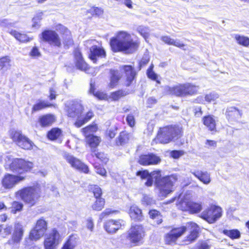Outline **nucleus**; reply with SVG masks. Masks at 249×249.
<instances>
[{
    "instance_id": "obj_1",
    "label": "nucleus",
    "mask_w": 249,
    "mask_h": 249,
    "mask_svg": "<svg viewBox=\"0 0 249 249\" xmlns=\"http://www.w3.org/2000/svg\"><path fill=\"white\" fill-rule=\"evenodd\" d=\"M110 45L113 52H123L126 53H133L139 46L138 42L133 40L131 35L124 31L117 32L110 39Z\"/></svg>"
},
{
    "instance_id": "obj_2",
    "label": "nucleus",
    "mask_w": 249,
    "mask_h": 249,
    "mask_svg": "<svg viewBox=\"0 0 249 249\" xmlns=\"http://www.w3.org/2000/svg\"><path fill=\"white\" fill-rule=\"evenodd\" d=\"M40 189L34 187L25 188L16 193L17 197H19L31 207L36 204L40 197Z\"/></svg>"
},
{
    "instance_id": "obj_3",
    "label": "nucleus",
    "mask_w": 249,
    "mask_h": 249,
    "mask_svg": "<svg viewBox=\"0 0 249 249\" xmlns=\"http://www.w3.org/2000/svg\"><path fill=\"white\" fill-rule=\"evenodd\" d=\"M180 133V129L178 126L161 128L154 141L156 143H167L174 138L178 137Z\"/></svg>"
},
{
    "instance_id": "obj_4",
    "label": "nucleus",
    "mask_w": 249,
    "mask_h": 249,
    "mask_svg": "<svg viewBox=\"0 0 249 249\" xmlns=\"http://www.w3.org/2000/svg\"><path fill=\"white\" fill-rule=\"evenodd\" d=\"M8 160L5 159L6 168H9L14 172L22 174L25 172L30 171L33 167V163L25 161L22 159H15L11 160L10 157H6Z\"/></svg>"
},
{
    "instance_id": "obj_5",
    "label": "nucleus",
    "mask_w": 249,
    "mask_h": 249,
    "mask_svg": "<svg viewBox=\"0 0 249 249\" xmlns=\"http://www.w3.org/2000/svg\"><path fill=\"white\" fill-rule=\"evenodd\" d=\"M176 180L177 178L175 177L170 176L162 178L160 181H158L156 188L158 190L159 196L166 197L173 192V187Z\"/></svg>"
},
{
    "instance_id": "obj_6",
    "label": "nucleus",
    "mask_w": 249,
    "mask_h": 249,
    "mask_svg": "<svg viewBox=\"0 0 249 249\" xmlns=\"http://www.w3.org/2000/svg\"><path fill=\"white\" fill-rule=\"evenodd\" d=\"M10 136L14 142H16L21 148L30 150L33 149L34 143L28 138L22 135L20 132L15 130H11Z\"/></svg>"
},
{
    "instance_id": "obj_7",
    "label": "nucleus",
    "mask_w": 249,
    "mask_h": 249,
    "mask_svg": "<svg viewBox=\"0 0 249 249\" xmlns=\"http://www.w3.org/2000/svg\"><path fill=\"white\" fill-rule=\"evenodd\" d=\"M222 213L220 207L212 205L201 213V217L209 223H213L221 217Z\"/></svg>"
},
{
    "instance_id": "obj_8",
    "label": "nucleus",
    "mask_w": 249,
    "mask_h": 249,
    "mask_svg": "<svg viewBox=\"0 0 249 249\" xmlns=\"http://www.w3.org/2000/svg\"><path fill=\"white\" fill-rule=\"evenodd\" d=\"M47 230V222L43 219H38L35 228L31 230L29 238L31 240L36 241L43 237Z\"/></svg>"
},
{
    "instance_id": "obj_9",
    "label": "nucleus",
    "mask_w": 249,
    "mask_h": 249,
    "mask_svg": "<svg viewBox=\"0 0 249 249\" xmlns=\"http://www.w3.org/2000/svg\"><path fill=\"white\" fill-rule=\"evenodd\" d=\"M39 37L41 40L48 43L52 46L59 48L61 46L60 38L54 31L46 30L39 35Z\"/></svg>"
},
{
    "instance_id": "obj_10",
    "label": "nucleus",
    "mask_w": 249,
    "mask_h": 249,
    "mask_svg": "<svg viewBox=\"0 0 249 249\" xmlns=\"http://www.w3.org/2000/svg\"><path fill=\"white\" fill-rule=\"evenodd\" d=\"M145 235L143 227L140 225H135L131 226L128 231L127 238L134 244H138L142 242Z\"/></svg>"
},
{
    "instance_id": "obj_11",
    "label": "nucleus",
    "mask_w": 249,
    "mask_h": 249,
    "mask_svg": "<svg viewBox=\"0 0 249 249\" xmlns=\"http://www.w3.org/2000/svg\"><path fill=\"white\" fill-rule=\"evenodd\" d=\"M193 193L191 191H187L180 194L177 203L178 208L183 211H187L193 200Z\"/></svg>"
},
{
    "instance_id": "obj_12",
    "label": "nucleus",
    "mask_w": 249,
    "mask_h": 249,
    "mask_svg": "<svg viewBox=\"0 0 249 249\" xmlns=\"http://www.w3.org/2000/svg\"><path fill=\"white\" fill-rule=\"evenodd\" d=\"M64 158L73 169L85 174L89 173V169L88 166L79 159L69 154H66L64 155Z\"/></svg>"
},
{
    "instance_id": "obj_13",
    "label": "nucleus",
    "mask_w": 249,
    "mask_h": 249,
    "mask_svg": "<svg viewBox=\"0 0 249 249\" xmlns=\"http://www.w3.org/2000/svg\"><path fill=\"white\" fill-rule=\"evenodd\" d=\"M55 29L61 34L63 43L65 48H69L73 44L71 32L67 28L61 24H57Z\"/></svg>"
},
{
    "instance_id": "obj_14",
    "label": "nucleus",
    "mask_w": 249,
    "mask_h": 249,
    "mask_svg": "<svg viewBox=\"0 0 249 249\" xmlns=\"http://www.w3.org/2000/svg\"><path fill=\"white\" fill-rule=\"evenodd\" d=\"M186 231V228L182 226L175 228L166 233L164 236V241L167 244L175 243L177 240Z\"/></svg>"
},
{
    "instance_id": "obj_15",
    "label": "nucleus",
    "mask_w": 249,
    "mask_h": 249,
    "mask_svg": "<svg viewBox=\"0 0 249 249\" xmlns=\"http://www.w3.org/2000/svg\"><path fill=\"white\" fill-rule=\"evenodd\" d=\"M185 227L189 231V234L185 238L184 242L186 244H189L198 238L199 228L196 223L193 222L187 223Z\"/></svg>"
},
{
    "instance_id": "obj_16",
    "label": "nucleus",
    "mask_w": 249,
    "mask_h": 249,
    "mask_svg": "<svg viewBox=\"0 0 249 249\" xmlns=\"http://www.w3.org/2000/svg\"><path fill=\"white\" fill-rule=\"evenodd\" d=\"M59 237L58 232L55 229H53L44 241L45 249H54L58 244Z\"/></svg>"
},
{
    "instance_id": "obj_17",
    "label": "nucleus",
    "mask_w": 249,
    "mask_h": 249,
    "mask_svg": "<svg viewBox=\"0 0 249 249\" xmlns=\"http://www.w3.org/2000/svg\"><path fill=\"white\" fill-rule=\"evenodd\" d=\"M25 177L21 176H15L6 174L2 180V186L6 189H11L16 184L24 179Z\"/></svg>"
},
{
    "instance_id": "obj_18",
    "label": "nucleus",
    "mask_w": 249,
    "mask_h": 249,
    "mask_svg": "<svg viewBox=\"0 0 249 249\" xmlns=\"http://www.w3.org/2000/svg\"><path fill=\"white\" fill-rule=\"evenodd\" d=\"M74 56L75 60V64L77 68L82 71H86L89 70L90 71L89 72L92 73L93 70L95 71H98L99 68H88V64L84 61L81 52L79 49H76L74 52Z\"/></svg>"
},
{
    "instance_id": "obj_19",
    "label": "nucleus",
    "mask_w": 249,
    "mask_h": 249,
    "mask_svg": "<svg viewBox=\"0 0 249 249\" xmlns=\"http://www.w3.org/2000/svg\"><path fill=\"white\" fill-rule=\"evenodd\" d=\"M124 225V222L121 219L108 220L104 223L105 230L109 233L116 232L122 226Z\"/></svg>"
},
{
    "instance_id": "obj_20",
    "label": "nucleus",
    "mask_w": 249,
    "mask_h": 249,
    "mask_svg": "<svg viewBox=\"0 0 249 249\" xmlns=\"http://www.w3.org/2000/svg\"><path fill=\"white\" fill-rule=\"evenodd\" d=\"M242 111L235 107H227L225 113L227 119L230 122L237 121L242 117Z\"/></svg>"
},
{
    "instance_id": "obj_21",
    "label": "nucleus",
    "mask_w": 249,
    "mask_h": 249,
    "mask_svg": "<svg viewBox=\"0 0 249 249\" xmlns=\"http://www.w3.org/2000/svg\"><path fill=\"white\" fill-rule=\"evenodd\" d=\"M160 161V158L152 154L142 155L139 160V163L142 165L157 164Z\"/></svg>"
},
{
    "instance_id": "obj_22",
    "label": "nucleus",
    "mask_w": 249,
    "mask_h": 249,
    "mask_svg": "<svg viewBox=\"0 0 249 249\" xmlns=\"http://www.w3.org/2000/svg\"><path fill=\"white\" fill-rule=\"evenodd\" d=\"M23 233V226L18 223L15 224L11 241H9V243L10 244L11 242H12V243L14 244H18L22 239Z\"/></svg>"
},
{
    "instance_id": "obj_23",
    "label": "nucleus",
    "mask_w": 249,
    "mask_h": 249,
    "mask_svg": "<svg viewBox=\"0 0 249 249\" xmlns=\"http://www.w3.org/2000/svg\"><path fill=\"white\" fill-rule=\"evenodd\" d=\"M82 110L83 107L81 104L78 102H74L68 108V116L70 117L77 118V120H78L81 116Z\"/></svg>"
},
{
    "instance_id": "obj_24",
    "label": "nucleus",
    "mask_w": 249,
    "mask_h": 249,
    "mask_svg": "<svg viewBox=\"0 0 249 249\" xmlns=\"http://www.w3.org/2000/svg\"><path fill=\"white\" fill-rule=\"evenodd\" d=\"M184 84H178L173 87L167 86L165 90L167 94L177 96H184Z\"/></svg>"
},
{
    "instance_id": "obj_25",
    "label": "nucleus",
    "mask_w": 249,
    "mask_h": 249,
    "mask_svg": "<svg viewBox=\"0 0 249 249\" xmlns=\"http://www.w3.org/2000/svg\"><path fill=\"white\" fill-rule=\"evenodd\" d=\"M191 173L204 184L208 185L211 181L210 174L201 170L191 171Z\"/></svg>"
},
{
    "instance_id": "obj_26",
    "label": "nucleus",
    "mask_w": 249,
    "mask_h": 249,
    "mask_svg": "<svg viewBox=\"0 0 249 249\" xmlns=\"http://www.w3.org/2000/svg\"><path fill=\"white\" fill-rule=\"evenodd\" d=\"M89 58L93 62L95 63L98 57H105L106 52L105 50L100 47L93 46L90 49Z\"/></svg>"
},
{
    "instance_id": "obj_27",
    "label": "nucleus",
    "mask_w": 249,
    "mask_h": 249,
    "mask_svg": "<svg viewBox=\"0 0 249 249\" xmlns=\"http://www.w3.org/2000/svg\"><path fill=\"white\" fill-rule=\"evenodd\" d=\"M121 70H124L126 76L127 86H129L131 83L132 81L134 80L136 72L134 71L133 68L129 65H125L120 67Z\"/></svg>"
},
{
    "instance_id": "obj_28",
    "label": "nucleus",
    "mask_w": 249,
    "mask_h": 249,
    "mask_svg": "<svg viewBox=\"0 0 249 249\" xmlns=\"http://www.w3.org/2000/svg\"><path fill=\"white\" fill-rule=\"evenodd\" d=\"M9 33L21 43H26L33 39V37H29L26 34L18 32L15 30H11Z\"/></svg>"
},
{
    "instance_id": "obj_29",
    "label": "nucleus",
    "mask_w": 249,
    "mask_h": 249,
    "mask_svg": "<svg viewBox=\"0 0 249 249\" xmlns=\"http://www.w3.org/2000/svg\"><path fill=\"white\" fill-rule=\"evenodd\" d=\"M133 139L132 134L123 131L120 133L117 138L116 143L118 145H123Z\"/></svg>"
},
{
    "instance_id": "obj_30",
    "label": "nucleus",
    "mask_w": 249,
    "mask_h": 249,
    "mask_svg": "<svg viewBox=\"0 0 249 249\" xmlns=\"http://www.w3.org/2000/svg\"><path fill=\"white\" fill-rule=\"evenodd\" d=\"M203 124L210 131H213L216 128L215 118L212 115H208L203 118Z\"/></svg>"
},
{
    "instance_id": "obj_31",
    "label": "nucleus",
    "mask_w": 249,
    "mask_h": 249,
    "mask_svg": "<svg viewBox=\"0 0 249 249\" xmlns=\"http://www.w3.org/2000/svg\"><path fill=\"white\" fill-rule=\"evenodd\" d=\"M131 218L136 221H140L142 219V211L137 206H132L129 212Z\"/></svg>"
},
{
    "instance_id": "obj_32",
    "label": "nucleus",
    "mask_w": 249,
    "mask_h": 249,
    "mask_svg": "<svg viewBox=\"0 0 249 249\" xmlns=\"http://www.w3.org/2000/svg\"><path fill=\"white\" fill-rule=\"evenodd\" d=\"M110 82L109 86L111 88L114 87L118 83L122 77V74L118 70H110Z\"/></svg>"
},
{
    "instance_id": "obj_33",
    "label": "nucleus",
    "mask_w": 249,
    "mask_h": 249,
    "mask_svg": "<svg viewBox=\"0 0 249 249\" xmlns=\"http://www.w3.org/2000/svg\"><path fill=\"white\" fill-rule=\"evenodd\" d=\"M55 121V117L51 114H47L41 116L39 120L40 125L43 127L48 126Z\"/></svg>"
},
{
    "instance_id": "obj_34",
    "label": "nucleus",
    "mask_w": 249,
    "mask_h": 249,
    "mask_svg": "<svg viewBox=\"0 0 249 249\" xmlns=\"http://www.w3.org/2000/svg\"><path fill=\"white\" fill-rule=\"evenodd\" d=\"M98 127L96 124H90L81 129V131L85 138L93 136V134L96 132Z\"/></svg>"
},
{
    "instance_id": "obj_35",
    "label": "nucleus",
    "mask_w": 249,
    "mask_h": 249,
    "mask_svg": "<svg viewBox=\"0 0 249 249\" xmlns=\"http://www.w3.org/2000/svg\"><path fill=\"white\" fill-rule=\"evenodd\" d=\"M184 84V96L186 95H192L197 92L198 89V86L193 85L191 83H185Z\"/></svg>"
},
{
    "instance_id": "obj_36",
    "label": "nucleus",
    "mask_w": 249,
    "mask_h": 249,
    "mask_svg": "<svg viewBox=\"0 0 249 249\" xmlns=\"http://www.w3.org/2000/svg\"><path fill=\"white\" fill-rule=\"evenodd\" d=\"M86 141L89 146L92 149L99 145L101 139L100 137L93 135L86 138Z\"/></svg>"
},
{
    "instance_id": "obj_37",
    "label": "nucleus",
    "mask_w": 249,
    "mask_h": 249,
    "mask_svg": "<svg viewBox=\"0 0 249 249\" xmlns=\"http://www.w3.org/2000/svg\"><path fill=\"white\" fill-rule=\"evenodd\" d=\"M223 233L232 240L239 239L241 236V233L237 229L224 230Z\"/></svg>"
},
{
    "instance_id": "obj_38",
    "label": "nucleus",
    "mask_w": 249,
    "mask_h": 249,
    "mask_svg": "<svg viewBox=\"0 0 249 249\" xmlns=\"http://www.w3.org/2000/svg\"><path fill=\"white\" fill-rule=\"evenodd\" d=\"M11 59L8 56H3L0 58V70L5 71L11 67Z\"/></svg>"
},
{
    "instance_id": "obj_39",
    "label": "nucleus",
    "mask_w": 249,
    "mask_h": 249,
    "mask_svg": "<svg viewBox=\"0 0 249 249\" xmlns=\"http://www.w3.org/2000/svg\"><path fill=\"white\" fill-rule=\"evenodd\" d=\"M234 38L238 44L245 47L249 46V38L248 37L236 34L234 35Z\"/></svg>"
},
{
    "instance_id": "obj_40",
    "label": "nucleus",
    "mask_w": 249,
    "mask_h": 249,
    "mask_svg": "<svg viewBox=\"0 0 249 249\" xmlns=\"http://www.w3.org/2000/svg\"><path fill=\"white\" fill-rule=\"evenodd\" d=\"M50 106L51 105L47 102L39 100L37 101L36 104L33 106L32 111V113L43 109Z\"/></svg>"
},
{
    "instance_id": "obj_41",
    "label": "nucleus",
    "mask_w": 249,
    "mask_h": 249,
    "mask_svg": "<svg viewBox=\"0 0 249 249\" xmlns=\"http://www.w3.org/2000/svg\"><path fill=\"white\" fill-rule=\"evenodd\" d=\"M76 245V237L74 235H72L70 236L62 249H74Z\"/></svg>"
},
{
    "instance_id": "obj_42",
    "label": "nucleus",
    "mask_w": 249,
    "mask_h": 249,
    "mask_svg": "<svg viewBox=\"0 0 249 249\" xmlns=\"http://www.w3.org/2000/svg\"><path fill=\"white\" fill-rule=\"evenodd\" d=\"M211 247L209 240H200L191 249H210Z\"/></svg>"
},
{
    "instance_id": "obj_43",
    "label": "nucleus",
    "mask_w": 249,
    "mask_h": 249,
    "mask_svg": "<svg viewBox=\"0 0 249 249\" xmlns=\"http://www.w3.org/2000/svg\"><path fill=\"white\" fill-rule=\"evenodd\" d=\"M93 116V113L92 111H89L87 112L86 115L84 118L77 120L75 123V125L77 127H81L83 124L89 121Z\"/></svg>"
},
{
    "instance_id": "obj_44",
    "label": "nucleus",
    "mask_w": 249,
    "mask_h": 249,
    "mask_svg": "<svg viewBox=\"0 0 249 249\" xmlns=\"http://www.w3.org/2000/svg\"><path fill=\"white\" fill-rule=\"evenodd\" d=\"M136 30L145 40L148 38L150 33L149 27L140 25L136 28Z\"/></svg>"
},
{
    "instance_id": "obj_45",
    "label": "nucleus",
    "mask_w": 249,
    "mask_h": 249,
    "mask_svg": "<svg viewBox=\"0 0 249 249\" xmlns=\"http://www.w3.org/2000/svg\"><path fill=\"white\" fill-rule=\"evenodd\" d=\"M61 131L60 129L54 128H53L48 133V137L51 140H54L57 139L61 135Z\"/></svg>"
},
{
    "instance_id": "obj_46",
    "label": "nucleus",
    "mask_w": 249,
    "mask_h": 249,
    "mask_svg": "<svg viewBox=\"0 0 249 249\" xmlns=\"http://www.w3.org/2000/svg\"><path fill=\"white\" fill-rule=\"evenodd\" d=\"M202 210V206L200 203L191 202V205L189 206V209L187 211H189L192 213H197Z\"/></svg>"
},
{
    "instance_id": "obj_47",
    "label": "nucleus",
    "mask_w": 249,
    "mask_h": 249,
    "mask_svg": "<svg viewBox=\"0 0 249 249\" xmlns=\"http://www.w3.org/2000/svg\"><path fill=\"white\" fill-rule=\"evenodd\" d=\"M90 88L89 89V92L93 93V95L99 99L105 100L107 98V95L106 94L102 92L97 91L94 93V85L91 83Z\"/></svg>"
},
{
    "instance_id": "obj_48",
    "label": "nucleus",
    "mask_w": 249,
    "mask_h": 249,
    "mask_svg": "<svg viewBox=\"0 0 249 249\" xmlns=\"http://www.w3.org/2000/svg\"><path fill=\"white\" fill-rule=\"evenodd\" d=\"M105 200L102 198H98L97 200L92 205V209L96 211H101L104 207L105 205Z\"/></svg>"
},
{
    "instance_id": "obj_49",
    "label": "nucleus",
    "mask_w": 249,
    "mask_h": 249,
    "mask_svg": "<svg viewBox=\"0 0 249 249\" xmlns=\"http://www.w3.org/2000/svg\"><path fill=\"white\" fill-rule=\"evenodd\" d=\"M23 204L20 202L14 201L12 204L11 212L16 213L18 212H20L22 210Z\"/></svg>"
},
{
    "instance_id": "obj_50",
    "label": "nucleus",
    "mask_w": 249,
    "mask_h": 249,
    "mask_svg": "<svg viewBox=\"0 0 249 249\" xmlns=\"http://www.w3.org/2000/svg\"><path fill=\"white\" fill-rule=\"evenodd\" d=\"M90 190L92 191L94 196L96 198H100L102 194L101 189L97 185H93L90 186Z\"/></svg>"
},
{
    "instance_id": "obj_51",
    "label": "nucleus",
    "mask_w": 249,
    "mask_h": 249,
    "mask_svg": "<svg viewBox=\"0 0 249 249\" xmlns=\"http://www.w3.org/2000/svg\"><path fill=\"white\" fill-rule=\"evenodd\" d=\"M149 214L150 217L152 219H157V223L160 224L162 222V220L160 218L159 212L155 210H152L149 211Z\"/></svg>"
},
{
    "instance_id": "obj_52",
    "label": "nucleus",
    "mask_w": 249,
    "mask_h": 249,
    "mask_svg": "<svg viewBox=\"0 0 249 249\" xmlns=\"http://www.w3.org/2000/svg\"><path fill=\"white\" fill-rule=\"evenodd\" d=\"M219 98V95L215 92H212L205 95V101L208 103L215 101Z\"/></svg>"
},
{
    "instance_id": "obj_53",
    "label": "nucleus",
    "mask_w": 249,
    "mask_h": 249,
    "mask_svg": "<svg viewBox=\"0 0 249 249\" xmlns=\"http://www.w3.org/2000/svg\"><path fill=\"white\" fill-rule=\"evenodd\" d=\"M150 177L153 179H155V184L157 185V182L160 181L161 179L160 171H154L150 173Z\"/></svg>"
},
{
    "instance_id": "obj_54",
    "label": "nucleus",
    "mask_w": 249,
    "mask_h": 249,
    "mask_svg": "<svg viewBox=\"0 0 249 249\" xmlns=\"http://www.w3.org/2000/svg\"><path fill=\"white\" fill-rule=\"evenodd\" d=\"M146 74L148 78L151 79L152 80L155 81L158 84L160 83V81L158 80V75L153 71H147Z\"/></svg>"
},
{
    "instance_id": "obj_55",
    "label": "nucleus",
    "mask_w": 249,
    "mask_h": 249,
    "mask_svg": "<svg viewBox=\"0 0 249 249\" xmlns=\"http://www.w3.org/2000/svg\"><path fill=\"white\" fill-rule=\"evenodd\" d=\"M94 167L97 174L104 177L107 176V171L104 167L100 165H95Z\"/></svg>"
},
{
    "instance_id": "obj_56",
    "label": "nucleus",
    "mask_w": 249,
    "mask_h": 249,
    "mask_svg": "<svg viewBox=\"0 0 249 249\" xmlns=\"http://www.w3.org/2000/svg\"><path fill=\"white\" fill-rule=\"evenodd\" d=\"M88 12L92 15L97 16H100L103 14V10L102 8L95 7L91 8Z\"/></svg>"
},
{
    "instance_id": "obj_57",
    "label": "nucleus",
    "mask_w": 249,
    "mask_h": 249,
    "mask_svg": "<svg viewBox=\"0 0 249 249\" xmlns=\"http://www.w3.org/2000/svg\"><path fill=\"white\" fill-rule=\"evenodd\" d=\"M184 152L182 150H173L170 152V156L173 158L177 159L182 156Z\"/></svg>"
},
{
    "instance_id": "obj_58",
    "label": "nucleus",
    "mask_w": 249,
    "mask_h": 249,
    "mask_svg": "<svg viewBox=\"0 0 249 249\" xmlns=\"http://www.w3.org/2000/svg\"><path fill=\"white\" fill-rule=\"evenodd\" d=\"M12 231V227L9 225H4L3 227V230L1 233V235L3 237H5L7 235H9Z\"/></svg>"
},
{
    "instance_id": "obj_59",
    "label": "nucleus",
    "mask_w": 249,
    "mask_h": 249,
    "mask_svg": "<svg viewBox=\"0 0 249 249\" xmlns=\"http://www.w3.org/2000/svg\"><path fill=\"white\" fill-rule=\"evenodd\" d=\"M115 1L123 3L128 8L132 9L133 8V4L132 0H114Z\"/></svg>"
},
{
    "instance_id": "obj_60",
    "label": "nucleus",
    "mask_w": 249,
    "mask_h": 249,
    "mask_svg": "<svg viewBox=\"0 0 249 249\" xmlns=\"http://www.w3.org/2000/svg\"><path fill=\"white\" fill-rule=\"evenodd\" d=\"M126 121L127 124L130 127H133L135 124V120L133 115L132 114H129L127 115L126 118Z\"/></svg>"
},
{
    "instance_id": "obj_61",
    "label": "nucleus",
    "mask_w": 249,
    "mask_h": 249,
    "mask_svg": "<svg viewBox=\"0 0 249 249\" xmlns=\"http://www.w3.org/2000/svg\"><path fill=\"white\" fill-rule=\"evenodd\" d=\"M149 61V56L147 54H144L139 63L140 69H141L142 67H143L146 65Z\"/></svg>"
},
{
    "instance_id": "obj_62",
    "label": "nucleus",
    "mask_w": 249,
    "mask_h": 249,
    "mask_svg": "<svg viewBox=\"0 0 249 249\" xmlns=\"http://www.w3.org/2000/svg\"><path fill=\"white\" fill-rule=\"evenodd\" d=\"M117 129L115 127L110 128L107 131L106 135L109 137L110 139L113 138L116 134Z\"/></svg>"
},
{
    "instance_id": "obj_63",
    "label": "nucleus",
    "mask_w": 249,
    "mask_h": 249,
    "mask_svg": "<svg viewBox=\"0 0 249 249\" xmlns=\"http://www.w3.org/2000/svg\"><path fill=\"white\" fill-rule=\"evenodd\" d=\"M137 175L140 176L142 179H147L150 177V173L147 170H144L138 172Z\"/></svg>"
},
{
    "instance_id": "obj_64",
    "label": "nucleus",
    "mask_w": 249,
    "mask_h": 249,
    "mask_svg": "<svg viewBox=\"0 0 249 249\" xmlns=\"http://www.w3.org/2000/svg\"><path fill=\"white\" fill-rule=\"evenodd\" d=\"M30 55L34 57H37L40 55V53L38 48L36 47H34L30 52Z\"/></svg>"
}]
</instances>
